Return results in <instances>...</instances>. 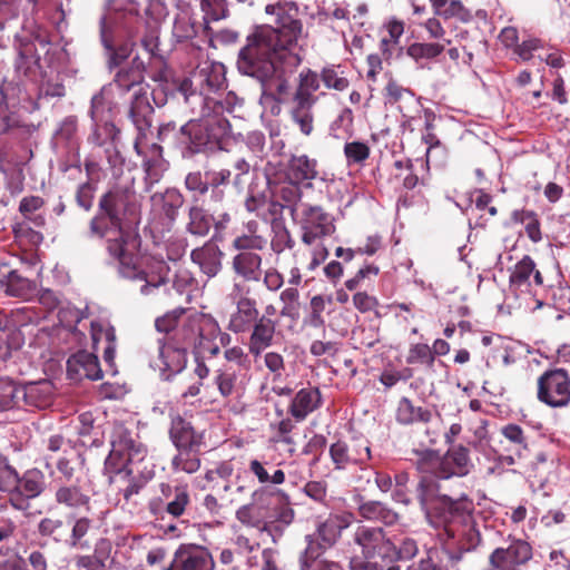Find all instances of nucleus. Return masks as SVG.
<instances>
[{"mask_svg": "<svg viewBox=\"0 0 570 570\" xmlns=\"http://www.w3.org/2000/svg\"><path fill=\"white\" fill-rule=\"evenodd\" d=\"M435 356L428 344L417 343L411 346L406 362L407 364H423L432 368Z\"/></svg>", "mask_w": 570, "mask_h": 570, "instance_id": "54", "label": "nucleus"}, {"mask_svg": "<svg viewBox=\"0 0 570 570\" xmlns=\"http://www.w3.org/2000/svg\"><path fill=\"white\" fill-rule=\"evenodd\" d=\"M70 524L68 544L77 550H88L92 547L96 537L100 533L104 522L101 513L91 509L80 513H70L67 518Z\"/></svg>", "mask_w": 570, "mask_h": 570, "instance_id": "15", "label": "nucleus"}, {"mask_svg": "<svg viewBox=\"0 0 570 570\" xmlns=\"http://www.w3.org/2000/svg\"><path fill=\"white\" fill-rule=\"evenodd\" d=\"M419 503L429 522L443 528L450 539L458 540L463 551L474 550L481 542V534L473 519L474 504L466 495L456 499L443 493L428 480L419 488Z\"/></svg>", "mask_w": 570, "mask_h": 570, "instance_id": "4", "label": "nucleus"}, {"mask_svg": "<svg viewBox=\"0 0 570 570\" xmlns=\"http://www.w3.org/2000/svg\"><path fill=\"white\" fill-rule=\"evenodd\" d=\"M432 412L422 406H415L407 397H402L397 403L396 420L399 423L410 425L414 423H429Z\"/></svg>", "mask_w": 570, "mask_h": 570, "instance_id": "42", "label": "nucleus"}, {"mask_svg": "<svg viewBox=\"0 0 570 570\" xmlns=\"http://www.w3.org/2000/svg\"><path fill=\"white\" fill-rule=\"evenodd\" d=\"M169 438L176 449L200 448L204 444V434L179 414L171 417Z\"/></svg>", "mask_w": 570, "mask_h": 570, "instance_id": "25", "label": "nucleus"}, {"mask_svg": "<svg viewBox=\"0 0 570 570\" xmlns=\"http://www.w3.org/2000/svg\"><path fill=\"white\" fill-rule=\"evenodd\" d=\"M177 454L173 456L170 463L174 473L184 472L193 474L200 469L199 448L177 449Z\"/></svg>", "mask_w": 570, "mask_h": 570, "instance_id": "43", "label": "nucleus"}, {"mask_svg": "<svg viewBox=\"0 0 570 570\" xmlns=\"http://www.w3.org/2000/svg\"><path fill=\"white\" fill-rule=\"evenodd\" d=\"M52 390V384L47 380L20 386L21 405L46 409L51 404Z\"/></svg>", "mask_w": 570, "mask_h": 570, "instance_id": "33", "label": "nucleus"}, {"mask_svg": "<svg viewBox=\"0 0 570 570\" xmlns=\"http://www.w3.org/2000/svg\"><path fill=\"white\" fill-rule=\"evenodd\" d=\"M161 494L167 499L165 512L173 518H179L185 514L191 500L187 485L171 488L170 484H160Z\"/></svg>", "mask_w": 570, "mask_h": 570, "instance_id": "38", "label": "nucleus"}, {"mask_svg": "<svg viewBox=\"0 0 570 570\" xmlns=\"http://www.w3.org/2000/svg\"><path fill=\"white\" fill-rule=\"evenodd\" d=\"M417 553V544L414 539L405 538L397 547L390 539V547L387 548L386 560L387 562L410 560Z\"/></svg>", "mask_w": 570, "mask_h": 570, "instance_id": "51", "label": "nucleus"}, {"mask_svg": "<svg viewBox=\"0 0 570 570\" xmlns=\"http://www.w3.org/2000/svg\"><path fill=\"white\" fill-rule=\"evenodd\" d=\"M99 36L101 45L106 50L108 70L115 73L119 68L128 66L125 62L131 53V48L128 45L114 46V30L112 26L108 23L106 12L99 18Z\"/></svg>", "mask_w": 570, "mask_h": 570, "instance_id": "21", "label": "nucleus"}, {"mask_svg": "<svg viewBox=\"0 0 570 570\" xmlns=\"http://www.w3.org/2000/svg\"><path fill=\"white\" fill-rule=\"evenodd\" d=\"M264 497H269L271 499H278L279 491H272L267 488H261L254 491L252 494L253 503L245 504L236 511L237 520L245 525L257 527L259 521L254 517L253 504L261 503Z\"/></svg>", "mask_w": 570, "mask_h": 570, "instance_id": "46", "label": "nucleus"}, {"mask_svg": "<svg viewBox=\"0 0 570 570\" xmlns=\"http://www.w3.org/2000/svg\"><path fill=\"white\" fill-rule=\"evenodd\" d=\"M234 473V465L230 461H222L214 469H210L206 472L205 479L208 482H214L217 479H222L226 481L223 489L224 491H228L230 489V484L228 482L229 478Z\"/></svg>", "mask_w": 570, "mask_h": 570, "instance_id": "63", "label": "nucleus"}, {"mask_svg": "<svg viewBox=\"0 0 570 570\" xmlns=\"http://www.w3.org/2000/svg\"><path fill=\"white\" fill-rule=\"evenodd\" d=\"M357 513L366 521L381 522L386 527L394 525L400 519L396 511L377 500L362 502L357 507Z\"/></svg>", "mask_w": 570, "mask_h": 570, "instance_id": "37", "label": "nucleus"}, {"mask_svg": "<svg viewBox=\"0 0 570 570\" xmlns=\"http://www.w3.org/2000/svg\"><path fill=\"white\" fill-rule=\"evenodd\" d=\"M197 33L196 26L191 18L186 14H179L176 17L173 27V35L177 41H186L194 38Z\"/></svg>", "mask_w": 570, "mask_h": 570, "instance_id": "55", "label": "nucleus"}, {"mask_svg": "<svg viewBox=\"0 0 570 570\" xmlns=\"http://www.w3.org/2000/svg\"><path fill=\"white\" fill-rule=\"evenodd\" d=\"M225 66L222 62L215 61H205L200 63L196 71L193 75V80L190 85H195L199 91L190 90V92H196L202 95L207 102L223 104L216 97H212V95H218L219 91L226 88V77H225ZM186 82V90L189 94V83L185 80L181 86Z\"/></svg>", "mask_w": 570, "mask_h": 570, "instance_id": "14", "label": "nucleus"}, {"mask_svg": "<svg viewBox=\"0 0 570 570\" xmlns=\"http://www.w3.org/2000/svg\"><path fill=\"white\" fill-rule=\"evenodd\" d=\"M271 428L274 431V435L272 438L273 442L285 443L287 445L294 444V439L291 433L294 430L295 424L289 417L282 419L277 424H272Z\"/></svg>", "mask_w": 570, "mask_h": 570, "instance_id": "62", "label": "nucleus"}, {"mask_svg": "<svg viewBox=\"0 0 570 570\" xmlns=\"http://www.w3.org/2000/svg\"><path fill=\"white\" fill-rule=\"evenodd\" d=\"M266 245V239L261 235L244 234L233 240V247L240 252L262 250Z\"/></svg>", "mask_w": 570, "mask_h": 570, "instance_id": "58", "label": "nucleus"}, {"mask_svg": "<svg viewBox=\"0 0 570 570\" xmlns=\"http://www.w3.org/2000/svg\"><path fill=\"white\" fill-rule=\"evenodd\" d=\"M407 570H449V568L442 563L438 550H430L425 558H422Z\"/></svg>", "mask_w": 570, "mask_h": 570, "instance_id": "64", "label": "nucleus"}, {"mask_svg": "<svg viewBox=\"0 0 570 570\" xmlns=\"http://www.w3.org/2000/svg\"><path fill=\"white\" fill-rule=\"evenodd\" d=\"M145 62L139 56H135L130 65L119 68L112 80L92 96L89 109L92 121L111 120V115L118 105L117 98L122 99L131 92L128 118L137 130L135 147L147 137L151 128L155 112L151 99L156 106L163 105L157 100L156 92L150 91V86L145 81Z\"/></svg>", "mask_w": 570, "mask_h": 570, "instance_id": "2", "label": "nucleus"}, {"mask_svg": "<svg viewBox=\"0 0 570 570\" xmlns=\"http://www.w3.org/2000/svg\"><path fill=\"white\" fill-rule=\"evenodd\" d=\"M353 125V112L350 108H344L337 115V117L332 121L330 126L331 135L335 138H341L343 135L347 134Z\"/></svg>", "mask_w": 570, "mask_h": 570, "instance_id": "59", "label": "nucleus"}, {"mask_svg": "<svg viewBox=\"0 0 570 570\" xmlns=\"http://www.w3.org/2000/svg\"><path fill=\"white\" fill-rule=\"evenodd\" d=\"M233 269L236 275L247 282L261 278L262 257L255 252H240L233 258Z\"/></svg>", "mask_w": 570, "mask_h": 570, "instance_id": "41", "label": "nucleus"}, {"mask_svg": "<svg viewBox=\"0 0 570 570\" xmlns=\"http://www.w3.org/2000/svg\"><path fill=\"white\" fill-rule=\"evenodd\" d=\"M186 313L185 308H176L166 313L164 316L156 318L155 327L158 332L169 334V336L174 333L175 330L179 326L180 317Z\"/></svg>", "mask_w": 570, "mask_h": 570, "instance_id": "56", "label": "nucleus"}, {"mask_svg": "<svg viewBox=\"0 0 570 570\" xmlns=\"http://www.w3.org/2000/svg\"><path fill=\"white\" fill-rule=\"evenodd\" d=\"M505 543L490 552L482 570H523L532 560L533 548L527 540L509 534Z\"/></svg>", "mask_w": 570, "mask_h": 570, "instance_id": "10", "label": "nucleus"}, {"mask_svg": "<svg viewBox=\"0 0 570 570\" xmlns=\"http://www.w3.org/2000/svg\"><path fill=\"white\" fill-rule=\"evenodd\" d=\"M137 216H94L90 222L91 234L108 242V250L120 264V273L130 279L144 281L140 291L147 295L149 288L165 284L169 268L164 261L146 258L149 271L136 262L134 252L139 247Z\"/></svg>", "mask_w": 570, "mask_h": 570, "instance_id": "3", "label": "nucleus"}, {"mask_svg": "<svg viewBox=\"0 0 570 570\" xmlns=\"http://www.w3.org/2000/svg\"><path fill=\"white\" fill-rule=\"evenodd\" d=\"M258 318L259 311L256 301L240 296L236 302V311L230 315L227 328L235 334L245 333Z\"/></svg>", "mask_w": 570, "mask_h": 570, "instance_id": "28", "label": "nucleus"}, {"mask_svg": "<svg viewBox=\"0 0 570 570\" xmlns=\"http://www.w3.org/2000/svg\"><path fill=\"white\" fill-rule=\"evenodd\" d=\"M119 134V129L111 120L92 121L91 134L87 139L94 148L104 150L107 161L112 168L120 167L124 163L116 146Z\"/></svg>", "mask_w": 570, "mask_h": 570, "instance_id": "17", "label": "nucleus"}, {"mask_svg": "<svg viewBox=\"0 0 570 570\" xmlns=\"http://www.w3.org/2000/svg\"><path fill=\"white\" fill-rule=\"evenodd\" d=\"M43 224L42 216H22V219L13 225L16 239L30 246H38L42 243L43 236L37 228Z\"/></svg>", "mask_w": 570, "mask_h": 570, "instance_id": "40", "label": "nucleus"}, {"mask_svg": "<svg viewBox=\"0 0 570 570\" xmlns=\"http://www.w3.org/2000/svg\"><path fill=\"white\" fill-rule=\"evenodd\" d=\"M0 136L14 129H24L29 131V126L24 125L19 115L9 109L7 97L3 94V85L0 86Z\"/></svg>", "mask_w": 570, "mask_h": 570, "instance_id": "47", "label": "nucleus"}, {"mask_svg": "<svg viewBox=\"0 0 570 570\" xmlns=\"http://www.w3.org/2000/svg\"><path fill=\"white\" fill-rule=\"evenodd\" d=\"M248 470L256 476L261 484H282L285 482L284 471L275 469L274 465L268 462L252 459L248 464Z\"/></svg>", "mask_w": 570, "mask_h": 570, "instance_id": "44", "label": "nucleus"}, {"mask_svg": "<svg viewBox=\"0 0 570 570\" xmlns=\"http://www.w3.org/2000/svg\"><path fill=\"white\" fill-rule=\"evenodd\" d=\"M55 502L57 505L69 510L70 513H79L91 509V497L81 485L61 483L56 487Z\"/></svg>", "mask_w": 570, "mask_h": 570, "instance_id": "23", "label": "nucleus"}, {"mask_svg": "<svg viewBox=\"0 0 570 570\" xmlns=\"http://www.w3.org/2000/svg\"><path fill=\"white\" fill-rule=\"evenodd\" d=\"M416 468L422 474L417 489L424 480H428L438 489V493H441L438 480L466 476L474 464L470 450L462 444H454L442 456L434 451L423 452L416 462Z\"/></svg>", "mask_w": 570, "mask_h": 570, "instance_id": "6", "label": "nucleus"}, {"mask_svg": "<svg viewBox=\"0 0 570 570\" xmlns=\"http://www.w3.org/2000/svg\"><path fill=\"white\" fill-rule=\"evenodd\" d=\"M219 334V325L212 317L208 316L207 321L203 325L202 333H199L196 338L195 344L193 345V354L194 358L199 357H215L219 354L220 348L216 343V338Z\"/></svg>", "mask_w": 570, "mask_h": 570, "instance_id": "32", "label": "nucleus"}, {"mask_svg": "<svg viewBox=\"0 0 570 570\" xmlns=\"http://www.w3.org/2000/svg\"><path fill=\"white\" fill-rule=\"evenodd\" d=\"M96 189L97 186L89 180L78 186L75 199L79 209L89 212L92 208Z\"/></svg>", "mask_w": 570, "mask_h": 570, "instance_id": "57", "label": "nucleus"}, {"mask_svg": "<svg viewBox=\"0 0 570 570\" xmlns=\"http://www.w3.org/2000/svg\"><path fill=\"white\" fill-rule=\"evenodd\" d=\"M90 332L94 350L98 352L101 348L104 361L114 366L117 342L115 327L108 323L92 321Z\"/></svg>", "mask_w": 570, "mask_h": 570, "instance_id": "26", "label": "nucleus"}, {"mask_svg": "<svg viewBox=\"0 0 570 570\" xmlns=\"http://www.w3.org/2000/svg\"><path fill=\"white\" fill-rule=\"evenodd\" d=\"M20 476L8 458L0 455V492L7 493L8 499L18 489Z\"/></svg>", "mask_w": 570, "mask_h": 570, "instance_id": "48", "label": "nucleus"}, {"mask_svg": "<svg viewBox=\"0 0 570 570\" xmlns=\"http://www.w3.org/2000/svg\"><path fill=\"white\" fill-rule=\"evenodd\" d=\"M538 400L550 407L570 404V375L563 368H551L538 379Z\"/></svg>", "mask_w": 570, "mask_h": 570, "instance_id": "13", "label": "nucleus"}, {"mask_svg": "<svg viewBox=\"0 0 570 570\" xmlns=\"http://www.w3.org/2000/svg\"><path fill=\"white\" fill-rule=\"evenodd\" d=\"M502 439L499 441L501 451L513 452L517 456H528L530 452V435L515 423L501 428Z\"/></svg>", "mask_w": 570, "mask_h": 570, "instance_id": "30", "label": "nucleus"}, {"mask_svg": "<svg viewBox=\"0 0 570 570\" xmlns=\"http://www.w3.org/2000/svg\"><path fill=\"white\" fill-rule=\"evenodd\" d=\"M444 46L435 42H414L407 47L406 53L414 60L433 59L440 56Z\"/></svg>", "mask_w": 570, "mask_h": 570, "instance_id": "52", "label": "nucleus"}, {"mask_svg": "<svg viewBox=\"0 0 570 570\" xmlns=\"http://www.w3.org/2000/svg\"><path fill=\"white\" fill-rule=\"evenodd\" d=\"M187 364V351L183 346H177L171 342H167L159 346L158 358L155 366L161 372L170 374L180 373Z\"/></svg>", "mask_w": 570, "mask_h": 570, "instance_id": "31", "label": "nucleus"}, {"mask_svg": "<svg viewBox=\"0 0 570 570\" xmlns=\"http://www.w3.org/2000/svg\"><path fill=\"white\" fill-rule=\"evenodd\" d=\"M282 163L278 159L268 160L265 168V177L268 185L276 184L284 179L296 185L311 181L317 176V161L307 155H292L284 171L281 170Z\"/></svg>", "mask_w": 570, "mask_h": 570, "instance_id": "11", "label": "nucleus"}, {"mask_svg": "<svg viewBox=\"0 0 570 570\" xmlns=\"http://www.w3.org/2000/svg\"><path fill=\"white\" fill-rule=\"evenodd\" d=\"M321 405L322 394L318 387H304L291 401L288 413L296 422H302Z\"/></svg>", "mask_w": 570, "mask_h": 570, "instance_id": "29", "label": "nucleus"}, {"mask_svg": "<svg viewBox=\"0 0 570 570\" xmlns=\"http://www.w3.org/2000/svg\"><path fill=\"white\" fill-rule=\"evenodd\" d=\"M139 197L132 177H122L112 184L99 198L98 207L104 214H136Z\"/></svg>", "mask_w": 570, "mask_h": 570, "instance_id": "12", "label": "nucleus"}, {"mask_svg": "<svg viewBox=\"0 0 570 570\" xmlns=\"http://www.w3.org/2000/svg\"><path fill=\"white\" fill-rule=\"evenodd\" d=\"M46 490L43 473L38 469L27 470L19 480L18 489L9 498L10 505L18 511H27L31 500L40 497Z\"/></svg>", "mask_w": 570, "mask_h": 570, "instance_id": "19", "label": "nucleus"}, {"mask_svg": "<svg viewBox=\"0 0 570 570\" xmlns=\"http://www.w3.org/2000/svg\"><path fill=\"white\" fill-rule=\"evenodd\" d=\"M108 440L111 448L105 460V471L108 474H117L122 471L131 474L132 469L129 466L142 462L147 455L146 445L122 422L114 421L111 423Z\"/></svg>", "mask_w": 570, "mask_h": 570, "instance_id": "8", "label": "nucleus"}, {"mask_svg": "<svg viewBox=\"0 0 570 570\" xmlns=\"http://www.w3.org/2000/svg\"><path fill=\"white\" fill-rule=\"evenodd\" d=\"M191 261L209 277H214L222 269L223 252L216 244L206 243L190 254Z\"/></svg>", "mask_w": 570, "mask_h": 570, "instance_id": "35", "label": "nucleus"}, {"mask_svg": "<svg viewBox=\"0 0 570 570\" xmlns=\"http://www.w3.org/2000/svg\"><path fill=\"white\" fill-rule=\"evenodd\" d=\"M67 375L72 381L85 379L98 381L102 379V371L99 360L94 353L79 351L68 358Z\"/></svg>", "mask_w": 570, "mask_h": 570, "instance_id": "22", "label": "nucleus"}, {"mask_svg": "<svg viewBox=\"0 0 570 570\" xmlns=\"http://www.w3.org/2000/svg\"><path fill=\"white\" fill-rule=\"evenodd\" d=\"M328 218L330 216H306L301 222L302 242L312 245L318 239L333 235L336 227Z\"/></svg>", "mask_w": 570, "mask_h": 570, "instance_id": "34", "label": "nucleus"}, {"mask_svg": "<svg viewBox=\"0 0 570 570\" xmlns=\"http://www.w3.org/2000/svg\"><path fill=\"white\" fill-rule=\"evenodd\" d=\"M344 155L347 164H360L365 161L370 156V148L365 142L352 141L344 146Z\"/></svg>", "mask_w": 570, "mask_h": 570, "instance_id": "61", "label": "nucleus"}, {"mask_svg": "<svg viewBox=\"0 0 570 570\" xmlns=\"http://www.w3.org/2000/svg\"><path fill=\"white\" fill-rule=\"evenodd\" d=\"M265 13L274 18L276 27L258 26L247 36L238 53L237 68L259 81L263 96L283 102L289 89L287 75L302 62L295 49L303 36V23L293 2L266 4Z\"/></svg>", "mask_w": 570, "mask_h": 570, "instance_id": "1", "label": "nucleus"}, {"mask_svg": "<svg viewBox=\"0 0 570 570\" xmlns=\"http://www.w3.org/2000/svg\"><path fill=\"white\" fill-rule=\"evenodd\" d=\"M204 196L202 202V206H193L189 210V214H200L217 210V205L220 204L224 199V191L220 188L212 187L209 195L207 193Z\"/></svg>", "mask_w": 570, "mask_h": 570, "instance_id": "60", "label": "nucleus"}, {"mask_svg": "<svg viewBox=\"0 0 570 570\" xmlns=\"http://www.w3.org/2000/svg\"><path fill=\"white\" fill-rule=\"evenodd\" d=\"M185 87L186 82L180 86L184 101L197 117L180 127L177 135L178 144L184 148V154L188 155L213 150L229 134L230 125L224 116L225 107L223 104L207 102L196 92L188 94Z\"/></svg>", "mask_w": 570, "mask_h": 570, "instance_id": "5", "label": "nucleus"}, {"mask_svg": "<svg viewBox=\"0 0 570 570\" xmlns=\"http://www.w3.org/2000/svg\"><path fill=\"white\" fill-rule=\"evenodd\" d=\"M353 543L361 549L363 559L354 557L350 561L351 570H371L375 564L370 562L374 558L386 560L390 538L381 527L358 524L352 535Z\"/></svg>", "mask_w": 570, "mask_h": 570, "instance_id": "9", "label": "nucleus"}, {"mask_svg": "<svg viewBox=\"0 0 570 570\" xmlns=\"http://www.w3.org/2000/svg\"><path fill=\"white\" fill-rule=\"evenodd\" d=\"M330 456L336 470L365 464L371 459L370 442L363 436L337 440L330 446Z\"/></svg>", "mask_w": 570, "mask_h": 570, "instance_id": "16", "label": "nucleus"}, {"mask_svg": "<svg viewBox=\"0 0 570 570\" xmlns=\"http://www.w3.org/2000/svg\"><path fill=\"white\" fill-rule=\"evenodd\" d=\"M21 406L20 386L10 380H0V412Z\"/></svg>", "mask_w": 570, "mask_h": 570, "instance_id": "49", "label": "nucleus"}, {"mask_svg": "<svg viewBox=\"0 0 570 570\" xmlns=\"http://www.w3.org/2000/svg\"><path fill=\"white\" fill-rule=\"evenodd\" d=\"M209 315L203 313H193L186 316L174 331V333L168 337V341L174 343L177 346H183L188 351L191 348L198 337L199 333H202L203 325L207 321Z\"/></svg>", "mask_w": 570, "mask_h": 570, "instance_id": "27", "label": "nucleus"}, {"mask_svg": "<svg viewBox=\"0 0 570 570\" xmlns=\"http://www.w3.org/2000/svg\"><path fill=\"white\" fill-rule=\"evenodd\" d=\"M352 514H331L316 530V539L307 538V547L299 558L301 570H344L335 561L322 559V554L340 539L342 531L352 522Z\"/></svg>", "mask_w": 570, "mask_h": 570, "instance_id": "7", "label": "nucleus"}, {"mask_svg": "<svg viewBox=\"0 0 570 570\" xmlns=\"http://www.w3.org/2000/svg\"><path fill=\"white\" fill-rule=\"evenodd\" d=\"M38 265V257L36 255H31L29 259H23L21 263V269H11L8 272L6 277L7 284V293L17 296L27 298L32 295L37 288V284L33 279L30 278L31 274H39V271H36V266Z\"/></svg>", "mask_w": 570, "mask_h": 570, "instance_id": "20", "label": "nucleus"}, {"mask_svg": "<svg viewBox=\"0 0 570 570\" xmlns=\"http://www.w3.org/2000/svg\"><path fill=\"white\" fill-rule=\"evenodd\" d=\"M532 274L535 285L541 286L543 284V277L541 273L535 269L534 261L530 256L525 255L512 269L509 277L510 286L515 291L528 289L531 284L530 276Z\"/></svg>", "mask_w": 570, "mask_h": 570, "instance_id": "39", "label": "nucleus"}, {"mask_svg": "<svg viewBox=\"0 0 570 570\" xmlns=\"http://www.w3.org/2000/svg\"><path fill=\"white\" fill-rule=\"evenodd\" d=\"M299 199L301 189L298 185L285 180L283 185H279L275 190H273L272 208L269 209V214H278L283 210H289L291 214H294L298 210L297 205Z\"/></svg>", "mask_w": 570, "mask_h": 570, "instance_id": "36", "label": "nucleus"}, {"mask_svg": "<svg viewBox=\"0 0 570 570\" xmlns=\"http://www.w3.org/2000/svg\"><path fill=\"white\" fill-rule=\"evenodd\" d=\"M183 204V195L177 189H167L151 197L153 210L156 214H175Z\"/></svg>", "mask_w": 570, "mask_h": 570, "instance_id": "45", "label": "nucleus"}, {"mask_svg": "<svg viewBox=\"0 0 570 570\" xmlns=\"http://www.w3.org/2000/svg\"><path fill=\"white\" fill-rule=\"evenodd\" d=\"M215 561L209 550L196 544H181L164 570H214Z\"/></svg>", "mask_w": 570, "mask_h": 570, "instance_id": "18", "label": "nucleus"}, {"mask_svg": "<svg viewBox=\"0 0 570 570\" xmlns=\"http://www.w3.org/2000/svg\"><path fill=\"white\" fill-rule=\"evenodd\" d=\"M277 323L262 315L250 327L252 332L248 340V353L258 357L274 343Z\"/></svg>", "mask_w": 570, "mask_h": 570, "instance_id": "24", "label": "nucleus"}, {"mask_svg": "<svg viewBox=\"0 0 570 570\" xmlns=\"http://www.w3.org/2000/svg\"><path fill=\"white\" fill-rule=\"evenodd\" d=\"M321 80L326 88L337 91H343L350 86L348 79L344 77L343 72H340L338 68L335 66L323 68L321 71Z\"/></svg>", "mask_w": 570, "mask_h": 570, "instance_id": "53", "label": "nucleus"}, {"mask_svg": "<svg viewBox=\"0 0 570 570\" xmlns=\"http://www.w3.org/2000/svg\"><path fill=\"white\" fill-rule=\"evenodd\" d=\"M215 384L224 399L233 396L239 390L238 376L232 367L218 370L215 376Z\"/></svg>", "mask_w": 570, "mask_h": 570, "instance_id": "50", "label": "nucleus"}]
</instances>
